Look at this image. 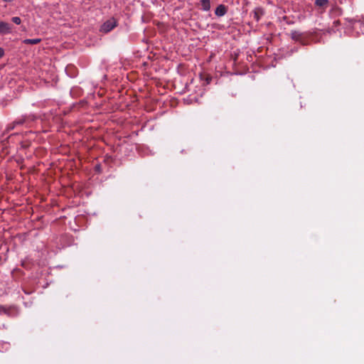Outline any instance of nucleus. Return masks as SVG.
Returning <instances> with one entry per match:
<instances>
[{
  "label": "nucleus",
  "instance_id": "obj_1",
  "mask_svg": "<svg viewBox=\"0 0 364 364\" xmlns=\"http://www.w3.org/2000/svg\"><path fill=\"white\" fill-rule=\"evenodd\" d=\"M312 34L311 32L302 33L299 31H291L290 36L292 40L298 41L302 45H308L310 43Z\"/></svg>",
  "mask_w": 364,
  "mask_h": 364
},
{
  "label": "nucleus",
  "instance_id": "obj_2",
  "mask_svg": "<svg viewBox=\"0 0 364 364\" xmlns=\"http://www.w3.org/2000/svg\"><path fill=\"white\" fill-rule=\"evenodd\" d=\"M117 20L114 18H111L102 25L100 31L104 33H108L113 28H114L117 26Z\"/></svg>",
  "mask_w": 364,
  "mask_h": 364
},
{
  "label": "nucleus",
  "instance_id": "obj_3",
  "mask_svg": "<svg viewBox=\"0 0 364 364\" xmlns=\"http://www.w3.org/2000/svg\"><path fill=\"white\" fill-rule=\"evenodd\" d=\"M12 32V25L5 21H0V34L6 35Z\"/></svg>",
  "mask_w": 364,
  "mask_h": 364
},
{
  "label": "nucleus",
  "instance_id": "obj_4",
  "mask_svg": "<svg viewBox=\"0 0 364 364\" xmlns=\"http://www.w3.org/2000/svg\"><path fill=\"white\" fill-rule=\"evenodd\" d=\"M264 14V12L262 8H255L253 11V18L256 21H259Z\"/></svg>",
  "mask_w": 364,
  "mask_h": 364
},
{
  "label": "nucleus",
  "instance_id": "obj_5",
  "mask_svg": "<svg viewBox=\"0 0 364 364\" xmlns=\"http://www.w3.org/2000/svg\"><path fill=\"white\" fill-rule=\"evenodd\" d=\"M227 13V8L225 6L223 5V4H220L219 5L215 11V14L216 16H224L225 14Z\"/></svg>",
  "mask_w": 364,
  "mask_h": 364
},
{
  "label": "nucleus",
  "instance_id": "obj_6",
  "mask_svg": "<svg viewBox=\"0 0 364 364\" xmlns=\"http://www.w3.org/2000/svg\"><path fill=\"white\" fill-rule=\"evenodd\" d=\"M201 9L205 11H208L210 9V0H200Z\"/></svg>",
  "mask_w": 364,
  "mask_h": 364
},
{
  "label": "nucleus",
  "instance_id": "obj_7",
  "mask_svg": "<svg viewBox=\"0 0 364 364\" xmlns=\"http://www.w3.org/2000/svg\"><path fill=\"white\" fill-rule=\"evenodd\" d=\"M41 39L40 38H27V39H25L23 41V43L25 44H31V45H36V44H38L41 42Z\"/></svg>",
  "mask_w": 364,
  "mask_h": 364
},
{
  "label": "nucleus",
  "instance_id": "obj_8",
  "mask_svg": "<svg viewBox=\"0 0 364 364\" xmlns=\"http://www.w3.org/2000/svg\"><path fill=\"white\" fill-rule=\"evenodd\" d=\"M23 122H24V120H22V119L18 120V121H15L8 127V129L9 130L13 129L16 125L22 124Z\"/></svg>",
  "mask_w": 364,
  "mask_h": 364
},
{
  "label": "nucleus",
  "instance_id": "obj_9",
  "mask_svg": "<svg viewBox=\"0 0 364 364\" xmlns=\"http://www.w3.org/2000/svg\"><path fill=\"white\" fill-rule=\"evenodd\" d=\"M328 3V0H316L315 1V4L318 6H326Z\"/></svg>",
  "mask_w": 364,
  "mask_h": 364
},
{
  "label": "nucleus",
  "instance_id": "obj_10",
  "mask_svg": "<svg viewBox=\"0 0 364 364\" xmlns=\"http://www.w3.org/2000/svg\"><path fill=\"white\" fill-rule=\"evenodd\" d=\"M10 308H6L4 306H0V314H4L6 315H10Z\"/></svg>",
  "mask_w": 364,
  "mask_h": 364
},
{
  "label": "nucleus",
  "instance_id": "obj_11",
  "mask_svg": "<svg viewBox=\"0 0 364 364\" xmlns=\"http://www.w3.org/2000/svg\"><path fill=\"white\" fill-rule=\"evenodd\" d=\"M11 21H12V22H14V23H16L17 25H19L21 23V18L18 16L13 17L11 18Z\"/></svg>",
  "mask_w": 364,
  "mask_h": 364
},
{
  "label": "nucleus",
  "instance_id": "obj_12",
  "mask_svg": "<svg viewBox=\"0 0 364 364\" xmlns=\"http://www.w3.org/2000/svg\"><path fill=\"white\" fill-rule=\"evenodd\" d=\"M4 54V49H3L2 48H1V47H0V58H1V57H3Z\"/></svg>",
  "mask_w": 364,
  "mask_h": 364
},
{
  "label": "nucleus",
  "instance_id": "obj_13",
  "mask_svg": "<svg viewBox=\"0 0 364 364\" xmlns=\"http://www.w3.org/2000/svg\"><path fill=\"white\" fill-rule=\"evenodd\" d=\"M283 19H284V21H287V16H284V17H283ZM287 23L288 24H291V23H292V22H291V21H287Z\"/></svg>",
  "mask_w": 364,
  "mask_h": 364
},
{
  "label": "nucleus",
  "instance_id": "obj_14",
  "mask_svg": "<svg viewBox=\"0 0 364 364\" xmlns=\"http://www.w3.org/2000/svg\"><path fill=\"white\" fill-rule=\"evenodd\" d=\"M3 1H5V2H9V1H11V0H3Z\"/></svg>",
  "mask_w": 364,
  "mask_h": 364
}]
</instances>
